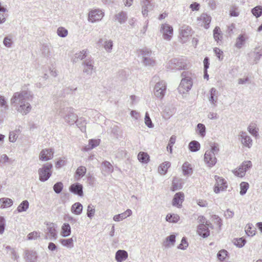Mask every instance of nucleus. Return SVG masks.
Listing matches in <instances>:
<instances>
[{"label":"nucleus","mask_w":262,"mask_h":262,"mask_svg":"<svg viewBox=\"0 0 262 262\" xmlns=\"http://www.w3.org/2000/svg\"><path fill=\"white\" fill-rule=\"evenodd\" d=\"M33 98L34 96L31 92L21 91L14 93L10 101L18 113L22 115H27L32 110L29 102L32 101Z\"/></svg>","instance_id":"obj_1"},{"label":"nucleus","mask_w":262,"mask_h":262,"mask_svg":"<svg viewBox=\"0 0 262 262\" xmlns=\"http://www.w3.org/2000/svg\"><path fill=\"white\" fill-rule=\"evenodd\" d=\"M55 109L56 110V115L63 117L66 122L70 124H73L74 123H76L77 126L80 129L81 132H85L86 123H83L84 125L81 128L79 126V120H78L77 115L74 113L73 108L64 107L60 103V105L56 104Z\"/></svg>","instance_id":"obj_2"},{"label":"nucleus","mask_w":262,"mask_h":262,"mask_svg":"<svg viewBox=\"0 0 262 262\" xmlns=\"http://www.w3.org/2000/svg\"><path fill=\"white\" fill-rule=\"evenodd\" d=\"M191 74L188 72H183L181 76L182 79L178 87V91L181 94H185L188 92L192 85Z\"/></svg>","instance_id":"obj_3"},{"label":"nucleus","mask_w":262,"mask_h":262,"mask_svg":"<svg viewBox=\"0 0 262 262\" xmlns=\"http://www.w3.org/2000/svg\"><path fill=\"white\" fill-rule=\"evenodd\" d=\"M53 165L51 163H47L42 165V167L38 170L39 180L41 182H45L47 181L52 174L51 169Z\"/></svg>","instance_id":"obj_4"},{"label":"nucleus","mask_w":262,"mask_h":262,"mask_svg":"<svg viewBox=\"0 0 262 262\" xmlns=\"http://www.w3.org/2000/svg\"><path fill=\"white\" fill-rule=\"evenodd\" d=\"M138 56L142 58V62L145 66H154L155 61L150 58L151 52L147 49H143L138 50Z\"/></svg>","instance_id":"obj_5"},{"label":"nucleus","mask_w":262,"mask_h":262,"mask_svg":"<svg viewBox=\"0 0 262 262\" xmlns=\"http://www.w3.org/2000/svg\"><path fill=\"white\" fill-rule=\"evenodd\" d=\"M187 67V61L184 58H173L168 63V68L173 70L185 69Z\"/></svg>","instance_id":"obj_6"},{"label":"nucleus","mask_w":262,"mask_h":262,"mask_svg":"<svg viewBox=\"0 0 262 262\" xmlns=\"http://www.w3.org/2000/svg\"><path fill=\"white\" fill-rule=\"evenodd\" d=\"M166 90V83L165 81H160L155 84L154 88V95L160 99L164 97Z\"/></svg>","instance_id":"obj_7"},{"label":"nucleus","mask_w":262,"mask_h":262,"mask_svg":"<svg viewBox=\"0 0 262 262\" xmlns=\"http://www.w3.org/2000/svg\"><path fill=\"white\" fill-rule=\"evenodd\" d=\"M214 179L216 182L213 188L214 192L215 193H219L220 191H225L228 187L226 180L217 176H215Z\"/></svg>","instance_id":"obj_8"},{"label":"nucleus","mask_w":262,"mask_h":262,"mask_svg":"<svg viewBox=\"0 0 262 262\" xmlns=\"http://www.w3.org/2000/svg\"><path fill=\"white\" fill-rule=\"evenodd\" d=\"M180 39L182 43L187 41L189 36L192 35V30L191 27L187 25L182 26L179 30Z\"/></svg>","instance_id":"obj_9"},{"label":"nucleus","mask_w":262,"mask_h":262,"mask_svg":"<svg viewBox=\"0 0 262 262\" xmlns=\"http://www.w3.org/2000/svg\"><path fill=\"white\" fill-rule=\"evenodd\" d=\"M160 32L163 35V37L165 40H170L173 34V28L167 24H162L161 26Z\"/></svg>","instance_id":"obj_10"},{"label":"nucleus","mask_w":262,"mask_h":262,"mask_svg":"<svg viewBox=\"0 0 262 262\" xmlns=\"http://www.w3.org/2000/svg\"><path fill=\"white\" fill-rule=\"evenodd\" d=\"M104 16V12L100 9L92 10L89 13L88 20L89 21L94 23L99 21Z\"/></svg>","instance_id":"obj_11"},{"label":"nucleus","mask_w":262,"mask_h":262,"mask_svg":"<svg viewBox=\"0 0 262 262\" xmlns=\"http://www.w3.org/2000/svg\"><path fill=\"white\" fill-rule=\"evenodd\" d=\"M47 230L46 232V239H49L50 240L56 239L57 236L56 232V227L54 223H50L47 224Z\"/></svg>","instance_id":"obj_12"},{"label":"nucleus","mask_w":262,"mask_h":262,"mask_svg":"<svg viewBox=\"0 0 262 262\" xmlns=\"http://www.w3.org/2000/svg\"><path fill=\"white\" fill-rule=\"evenodd\" d=\"M54 150L52 148H45L41 150L39 159L42 161H47L53 158Z\"/></svg>","instance_id":"obj_13"},{"label":"nucleus","mask_w":262,"mask_h":262,"mask_svg":"<svg viewBox=\"0 0 262 262\" xmlns=\"http://www.w3.org/2000/svg\"><path fill=\"white\" fill-rule=\"evenodd\" d=\"M209 227H212L210 223L206 222V224H201L198 228V234L203 237H207L210 234Z\"/></svg>","instance_id":"obj_14"},{"label":"nucleus","mask_w":262,"mask_h":262,"mask_svg":"<svg viewBox=\"0 0 262 262\" xmlns=\"http://www.w3.org/2000/svg\"><path fill=\"white\" fill-rule=\"evenodd\" d=\"M204 161L208 167H212L216 164L217 159L214 154L206 151L204 155Z\"/></svg>","instance_id":"obj_15"},{"label":"nucleus","mask_w":262,"mask_h":262,"mask_svg":"<svg viewBox=\"0 0 262 262\" xmlns=\"http://www.w3.org/2000/svg\"><path fill=\"white\" fill-rule=\"evenodd\" d=\"M153 0H140V4L142 7V13L144 16H147L148 10H150L154 7L152 3Z\"/></svg>","instance_id":"obj_16"},{"label":"nucleus","mask_w":262,"mask_h":262,"mask_svg":"<svg viewBox=\"0 0 262 262\" xmlns=\"http://www.w3.org/2000/svg\"><path fill=\"white\" fill-rule=\"evenodd\" d=\"M83 72L86 75L91 76L93 72L95 71V68L92 60H85L83 63Z\"/></svg>","instance_id":"obj_17"},{"label":"nucleus","mask_w":262,"mask_h":262,"mask_svg":"<svg viewBox=\"0 0 262 262\" xmlns=\"http://www.w3.org/2000/svg\"><path fill=\"white\" fill-rule=\"evenodd\" d=\"M239 136L241 139L242 144L246 147L249 148L251 147L252 145V140L249 136L248 135L246 132H241L239 133Z\"/></svg>","instance_id":"obj_18"},{"label":"nucleus","mask_w":262,"mask_h":262,"mask_svg":"<svg viewBox=\"0 0 262 262\" xmlns=\"http://www.w3.org/2000/svg\"><path fill=\"white\" fill-rule=\"evenodd\" d=\"M184 199V195L183 192H179L176 193L172 200V205L177 206L178 208H181Z\"/></svg>","instance_id":"obj_19"},{"label":"nucleus","mask_w":262,"mask_h":262,"mask_svg":"<svg viewBox=\"0 0 262 262\" xmlns=\"http://www.w3.org/2000/svg\"><path fill=\"white\" fill-rule=\"evenodd\" d=\"M101 172L104 176L109 174L114 171L113 166L111 163L107 161H104L102 163Z\"/></svg>","instance_id":"obj_20"},{"label":"nucleus","mask_w":262,"mask_h":262,"mask_svg":"<svg viewBox=\"0 0 262 262\" xmlns=\"http://www.w3.org/2000/svg\"><path fill=\"white\" fill-rule=\"evenodd\" d=\"M37 258V253L33 250H26L25 259L26 262H35Z\"/></svg>","instance_id":"obj_21"},{"label":"nucleus","mask_w":262,"mask_h":262,"mask_svg":"<svg viewBox=\"0 0 262 262\" xmlns=\"http://www.w3.org/2000/svg\"><path fill=\"white\" fill-rule=\"evenodd\" d=\"M127 14L125 11H121L114 15L115 21H117L120 24H124L127 19Z\"/></svg>","instance_id":"obj_22"},{"label":"nucleus","mask_w":262,"mask_h":262,"mask_svg":"<svg viewBox=\"0 0 262 262\" xmlns=\"http://www.w3.org/2000/svg\"><path fill=\"white\" fill-rule=\"evenodd\" d=\"M209 92L210 97H209V101L212 104L215 106L218 99L219 92L214 88H212Z\"/></svg>","instance_id":"obj_23"},{"label":"nucleus","mask_w":262,"mask_h":262,"mask_svg":"<svg viewBox=\"0 0 262 262\" xmlns=\"http://www.w3.org/2000/svg\"><path fill=\"white\" fill-rule=\"evenodd\" d=\"M70 190L74 194L79 196H81L83 195V187L82 185L79 183L72 184L70 187Z\"/></svg>","instance_id":"obj_24"},{"label":"nucleus","mask_w":262,"mask_h":262,"mask_svg":"<svg viewBox=\"0 0 262 262\" xmlns=\"http://www.w3.org/2000/svg\"><path fill=\"white\" fill-rule=\"evenodd\" d=\"M132 214V211L129 209H127L125 212L114 216L113 220L115 222H120L130 216Z\"/></svg>","instance_id":"obj_25"},{"label":"nucleus","mask_w":262,"mask_h":262,"mask_svg":"<svg viewBox=\"0 0 262 262\" xmlns=\"http://www.w3.org/2000/svg\"><path fill=\"white\" fill-rule=\"evenodd\" d=\"M128 257L127 252L123 250H118L115 254V259L118 262H122Z\"/></svg>","instance_id":"obj_26"},{"label":"nucleus","mask_w":262,"mask_h":262,"mask_svg":"<svg viewBox=\"0 0 262 262\" xmlns=\"http://www.w3.org/2000/svg\"><path fill=\"white\" fill-rule=\"evenodd\" d=\"M176 242V236L173 234H171L167 236L165 240L163 243V246L165 248H169L171 246L174 245Z\"/></svg>","instance_id":"obj_27"},{"label":"nucleus","mask_w":262,"mask_h":262,"mask_svg":"<svg viewBox=\"0 0 262 262\" xmlns=\"http://www.w3.org/2000/svg\"><path fill=\"white\" fill-rule=\"evenodd\" d=\"M251 55L254 58V62L257 63L262 56V47H258L255 48L253 53H251Z\"/></svg>","instance_id":"obj_28"},{"label":"nucleus","mask_w":262,"mask_h":262,"mask_svg":"<svg viewBox=\"0 0 262 262\" xmlns=\"http://www.w3.org/2000/svg\"><path fill=\"white\" fill-rule=\"evenodd\" d=\"M83 209V206L81 203L77 202L74 203L71 207V211L72 213L76 215H80Z\"/></svg>","instance_id":"obj_29"},{"label":"nucleus","mask_w":262,"mask_h":262,"mask_svg":"<svg viewBox=\"0 0 262 262\" xmlns=\"http://www.w3.org/2000/svg\"><path fill=\"white\" fill-rule=\"evenodd\" d=\"M71 233V228L68 223H64L61 227V235L63 237H67Z\"/></svg>","instance_id":"obj_30"},{"label":"nucleus","mask_w":262,"mask_h":262,"mask_svg":"<svg viewBox=\"0 0 262 262\" xmlns=\"http://www.w3.org/2000/svg\"><path fill=\"white\" fill-rule=\"evenodd\" d=\"M199 19L202 20L204 24L205 28L208 29L209 26V24L211 21V17L210 16L207 14L203 13L199 17Z\"/></svg>","instance_id":"obj_31"},{"label":"nucleus","mask_w":262,"mask_h":262,"mask_svg":"<svg viewBox=\"0 0 262 262\" xmlns=\"http://www.w3.org/2000/svg\"><path fill=\"white\" fill-rule=\"evenodd\" d=\"M169 162H165L161 164L158 167V171L161 174L166 173L168 168L170 166Z\"/></svg>","instance_id":"obj_32"},{"label":"nucleus","mask_w":262,"mask_h":262,"mask_svg":"<svg viewBox=\"0 0 262 262\" xmlns=\"http://www.w3.org/2000/svg\"><path fill=\"white\" fill-rule=\"evenodd\" d=\"M183 173L184 176L191 174L192 173V168L190 164L185 162L182 165Z\"/></svg>","instance_id":"obj_33"},{"label":"nucleus","mask_w":262,"mask_h":262,"mask_svg":"<svg viewBox=\"0 0 262 262\" xmlns=\"http://www.w3.org/2000/svg\"><path fill=\"white\" fill-rule=\"evenodd\" d=\"M258 128L256 124L254 123H251L248 127L249 132L254 137L257 138L258 136Z\"/></svg>","instance_id":"obj_34"},{"label":"nucleus","mask_w":262,"mask_h":262,"mask_svg":"<svg viewBox=\"0 0 262 262\" xmlns=\"http://www.w3.org/2000/svg\"><path fill=\"white\" fill-rule=\"evenodd\" d=\"M12 204L13 201L10 199L5 198L0 199V206L1 208L9 207L12 206Z\"/></svg>","instance_id":"obj_35"},{"label":"nucleus","mask_w":262,"mask_h":262,"mask_svg":"<svg viewBox=\"0 0 262 262\" xmlns=\"http://www.w3.org/2000/svg\"><path fill=\"white\" fill-rule=\"evenodd\" d=\"M200 144L199 142L193 140L191 141L188 145L189 150L192 152H196L200 149Z\"/></svg>","instance_id":"obj_36"},{"label":"nucleus","mask_w":262,"mask_h":262,"mask_svg":"<svg viewBox=\"0 0 262 262\" xmlns=\"http://www.w3.org/2000/svg\"><path fill=\"white\" fill-rule=\"evenodd\" d=\"M138 159L143 163H147L149 161V156L146 152H140L138 155Z\"/></svg>","instance_id":"obj_37"},{"label":"nucleus","mask_w":262,"mask_h":262,"mask_svg":"<svg viewBox=\"0 0 262 262\" xmlns=\"http://www.w3.org/2000/svg\"><path fill=\"white\" fill-rule=\"evenodd\" d=\"M180 220V216L177 214L168 213L166 216V221L169 223H176Z\"/></svg>","instance_id":"obj_38"},{"label":"nucleus","mask_w":262,"mask_h":262,"mask_svg":"<svg viewBox=\"0 0 262 262\" xmlns=\"http://www.w3.org/2000/svg\"><path fill=\"white\" fill-rule=\"evenodd\" d=\"M213 37L215 41H219L223 38V33L219 27H216L213 30Z\"/></svg>","instance_id":"obj_39"},{"label":"nucleus","mask_w":262,"mask_h":262,"mask_svg":"<svg viewBox=\"0 0 262 262\" xmlns=\"http://www.w3.org/2000/svg\"><path fill=\"white\" fill-rule=\"evenodd\" d=\"M100 144L99 140H94L91 139L89 140V145L84 147V150L85 151H88L90 149H92L95 147L98 146Z\"/></svg>","instance_id":"obj_40"},{"label":"nucleus","mask_w":262,"mask_h":262,"mask_svg":"<svg viewBox=\"0 0 262 262\" xmlns=\"http://www.w3.org/2000/svg\"><path fill=\"white\" fill-rule=\"evenodd\" d=\"M60 243L62 246L69 249H71L74 247L73 239L72 238L61 239L60 240Z\"/></svg>","instance_id":"obj_41"},{"label":"nucleus","mask_w":262,"mask_h":262,"mask_svg":"<svg viewBox=\"0 0 262 262\" xmlns=\"http://www.w3.org/2000/svg\"><path fill=\"white\" fill-rule=\"evenodd\" d=\"M88 51L86 50H83L75 54L74 58V62H77L78 60H82L86 57Z\"/></svg>","instance_id":"obj_42"},{"label":"nucleus","mask_w":262,"mask_h":262,"mask_svg":"<svg viewBox=\"0 0 262 262\" xmlns=\"http://www.w3.org/2000/svg\"><path fill=\"white\" fill-rule=\"evenodd\" d=\"M255 228L251 224H248L245 227V232L248 236H253L255 234Z\"/></svg>","instance_id":"obj_43"},{"label":"nucleus","mask_w":262,"mask_h":262,"mask_svg":"<svg viewBox=\"0 0 262 262\" xmlns=\"http://www.w3.org/2000/svg\"><path fill=\"white\" fill-rule=\"evenodd\" d=\"M29 204L27 200L23 201L17 207V211L18 212L26 211L29 208Z\"/></svg>","instance_id":"obj_44"},{"label":"nucleus","mask_w":262,"mask_h":262,"mask_svg":"<svg viewBox=\"0 0 262 262\" xmlns=\"http://www.w3.org/2000/svg\"><path fill=\"white\" fill-rule=\"evenodd\" d=\"M245 37L242 34H241L237 38L235 43V47L238 49H241L245 42Z\"/></svg>","instance_id":"obj_45"},{"label":"nucleus","mask_w":262,"mask_h":262,"mask_svg":"<svg viewBox=\"0 0 262 262\" xmlns=\"http://www.w3.org/2000/svg\"><path fill=\"white\" fill-rule=\"evenodd\" d=\"M196 131L201 137H205L206 135V127L205 125L202 123L198 124Z\"/></svg>","instance_id":"obj_46"},{"label":"nucleus","mask_w":262,"mask_h":262,"mask_svg":"<svg viewBox=\"0 0 262 262\" xmlns=\"http://www.w3.org/2000/svg\"><path fill=\"white\" fill-rule=\"evenodd\" d=\"M113 47V41L110 39L106 40L104 42V48L107 53L112 52Z\"/></svg>","instance_id":"obj_47"},{"label":"nucleus","mask_w":262,"mask_h":262,"mask_svg":"<svg viewBox=\"0 0 262 262\" xmlns=\"http://www.w3.org/2000/svg\"><path fill=\"white\" fill-rule=\"evenodd\" d=\"M210 149L207 150L208 151H211V153L214 154V155L218 154L220 151L219 145L217 143L213 142L210 144Z\"/></svg>","instance_id":"obj_48"},{"label":"nucleus","mask_w":262,"mask_h":262,"mask_svg":"<svg viewBox=\"0 0 262 262\" xmlns=\"http://www.w3.org/2000/svg\"><path fill=\"white\" fill-rule=\"evenodd\" d=\"M251 12L256 18L259 17L262 14V6H257L251 10Z\"/></svg>","instance_id":"obj_49"},{"label":"nucleus","mask_w":262,"mask_h":262,"mask_svg":"<svg viewBox=\"0 0 262 262\" xmlns=\"http://www.w3.org/2000/svg\"><path fill=\"white\" fill-rule=\"evenodd\" d=\"M249 185L248 183L242 182L240 184V194L243 195L246 194L248 189L249 188Z\"/></svg>","instance_id":"obj_50"},{"label":"nucleus","mask_w":262,"mask_h":262,"mask_svg":"<svg viewBox=\"0 0 262 262\" xmlns=\"http://www.w3.org/2000/svg\"><path fill=\"white\" fill-rule=\"evenodd\" d=\"M57 35L61 37H65L68 35V30L62 27H59L57 30Z\"/></svg>","instance_id":"obj_51"},{"label":"nucleus","mask_w":262,"mask_h":262,"mask_svg":"<svg viewBox=\"0 0 262 262\" xmlns=\"http://www.w3.org/2000/svg\"><path fill=\"white\" fill-rule=\"evenodd\" d=\"M181 188L182 185L181 184L179 183V180L177 179H174L172 181L171 190L174 191L180 189Z\"/></svg>","instance_id":"obj_52"},{"label":"nucleus","mask_w":262,"mask_h":262,"mask_svg":"<svg viewBox=\"0 0 262 262\" xmlns=\"http://www.w3.org/2000/svg\"><path fill=\"white\" fill-rule=\"evenodd\" d=\"M18 131L16 130L10 132L9 136V141L11 142H15L18 137Z\"/></svg>","instance_id":"obj_53"},{"label":"nucleus","mask_w":262,"mask_h":262,"mask_svg":"<svg viewBox=\"0 0 262 262\" xmlns=\"http://www.w3.org/2000/svg\"><path fill=\"white\" fill-rule=\"evenodd\" d=\"M95 209L92 204H90L88 206L87 215L91 219L95 214Z\"/></svg>","instance_id":"obj_54"},{"label":"nucleus","mask_w":262,"mask_h":262,"mask_svg":"<svg viewBox=\"0 0 262 262\" xmlns=\"http://www.w3.org/2000/svg\"><path fill=\"white\" fill-rule=\"evenodd\" d=\"M252 166V163L250 161H246L244 162L239 166V169L244 170L245 171Z\"/></svg>","instance_id":"obj_55"},{"label":"nucleus","mask_w":262,"mask_h":262,"mask_svg":"<svg viewBox=\"0 0 262 262\" xmlns=\"http://www.w3.org/2000/svg\"><path fill=\"white\" fill-rule=\"evenodd\" d=\"M63 189V184L61 182H57L54 184L53 186L54 191L56 193H59L61 192Z\"/></svg>","instance_id":"obj_56"},{"label":"nucleus","mask_w":262,"mask_h":262,"mask_svg":"<svg viewBox=\"0 0 262 262\" xmlns=\"http://www.w3.org/2000/svg\"><path fill=\"white\" fill-rule=\"evenodd\" d=\"M40 236V232L33 231L28 234L27 235L28 240L36 239Z\"/></svg>","instance_id":"obj_57"},{"label":"nucleus","mask_w":262,"mask_h":262,"mask_svg":"<svg viewBox=\"0 0 262 262\" xmlns=\"http://www.w3.org/2000/svg\"><path fill=\"white\" fill-rule=\"evenodd\" d=\"M144 120H145V124L149 128H152L154 127V125H153L152 121L150 118L149 115L147 112H146L145 113Z\"/></svg>","instance_id":"obj_58"},{"label":"nucleus","mask_w":262,"mask_h":262,"mask_svg":"<svg viewBox=\"0 0 262 262\" xmlns=\"http://www.w3.org/2000/svg\"><path fill=\"white\" fill-rule=\"evenodd\" d=\"M227 255V251L225 250H222L220 251L217 254V257L218 259L221 261L224 260Z\"/></svg>","instance_id":"obj_59"},{"label":"nucleus","mask_w":262,"mask_h":262,"mask_svg":"<svg viewBox=\"0 0 262 262\" xmlns=\"http://www.w3.org/2000/svg\"><path fill=\"white\" fill-rule=\"evenodd\" d=\"M86 168L84 166L79 167L76 171V173L79 177H83L86 173Z\"/></svg>","instance_id":"obj_60"},{"label":"nucleus","mask_w":262,"mask_h":262,"mask_svg":"<svg viewBox=\"0 0 262 262\" xmlns=\"http://www.w3.org/2000/svg\"><path fill=\"white\" fill-rule=\"evenodd\" d=\"M0 107L5 110L8 108V105L5 98L1 95H0Z\"/></svg>","instance_id":"obj_61"},{"label":"nucleus","mask_w":262,"mask_h":262,"mask_svg":"<svg viewBox=\"0 0 262 262\" xmlns=\"http://www.w3.org/2000/svg\"><path fill=\"white\" fill-rule=\"evenodd\" d=\"M3 43L7 48H10L12 44V38L9 36H6L4 38Z\"/></svg>","instance_id":"obj_62"},{"label":"nucleus","mask_w":262,"mask_h":262,"mask_svg":"<svg viewBox=\"0 0 262 262\" xmlns=\"http://www.w3.org/2000/svg\"><path fill=\"white\" fill-rule=\"evenodd\" d=\"M233 172L236 176L242 178L245 176L246 171L244 170L239 169V167L238 168L234 170Z\"/></svg>","instance_id":"obj_63"},{"label":"nucleus","mask_w":262,"mask_h":262,"mask_svg":"<svg viewBox=\"0 0 262 262\" xmlns=\"http://www.w3.org/2000/svg\"><path fill=\"white\" fill-rule=\"evenodd\" d=\"M188 244L185 237H183L181 243L178 246V248L182 250H185L188 247Z\"/></svg>","instance_id":"obj_64"}]
</instances>
